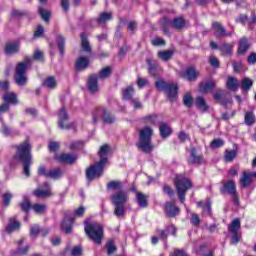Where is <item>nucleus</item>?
Wrapping results in <instances>:
<instances>
[{"label":"nucleus","mask_w":256,"mask_h":256,"mask_svg":"<svg viewBox=\"0 0 256 256\" xmlns=\"http://www.w3.org/2000/svg\"><path fill=\"white\" fill-rule=\"evenodd\" d=\"M111 151V147L108 144H104L100 147L98 155L100 157V161L96 163V165L90 166L86 170V177L89 181H93V179H99L103 175V169L105 165H107V157Z\"/></svg>","instance_id":"nucleus-1"},{"label":"nucleus","mask_w":256,"mask_h":256,"mask_svg":"<svg viewBox=\"0 0 256 256\" xmlns=\"http://www.w3.org/2000/svg\"><path fill=\"white\" fill-rule=\"evenodd\" d=\"M16 149L14 159L23 164V173L26 177H29L31 175V144H29V141H25L16 146Z\"/></svg>","instance_id":"nucleus-2"},{"label":"nucleus","mask_w":256,"mask_h":256,"mask_svg":"<svg viewBox=\"0 0 256 256\" xmlns=\"http://www.w3.org/2000/svg\"><path fill=\"white\" fill-rule=\"evenodd\" d=\"M110 200L112 205H114V215L116 217H125V213H127V208H125V204L129 201V195L124 190H119L114 192L110 196Z\"/></svg>","instance_id":"nucleus-3"},{"label":"nucleus","mask_w":256,"mask_h":256,"mask_svg":"<svg viewBox=\"0 0 256 256\" xmlns=\"http://www.w3.org/2000/svg\"><path fill=\"white\" fill-rule=\"evenodd\" d=\"M153 137V128L146 126L139 131V141L136 144L140 151L143 153H151L155 146H153V142L151 139Z\"/></svg>","instance_id":"nucleus-4"},{"label":"nucleus","mask_w":256,"mask_h":256,"mask_svg":"<svg viewBox=\"0 0 256 256\" xmlns=\"http://www.w3.org/2000/svg\"><path fill=\"white\" fill-rule=\"evenodd\" d=\"M84 231L86 235L96 245H101L103 241V225L99 222L84 221Z\"/></svg>","instance_id":"nucleus-5"},{"label":"nucleus","mask_w":256,"mask_h":256,"mask_svg":"<svg viewBox=\"0 0 256 256\" xmlns=\"http://www.w3.org/2000/svg\"><path fill=\"white\" fill-rule=\"evenodd\" d=\"M31 65V58H26L25 61L18 63L15 70L14 81L19 87L27 85V68Z\"/></svg>","instance_id":"nucleus-6"},{"label":"nucleus","mask_w":256,"mask_h":256,"mask_svg":"<svg viewBox=\"0 0 256 256\" xmlns=\"http://www.w3.org/2000/svg\"><path fill=\"white\" fill-rule=\"evenodd\" d=\"M174 185L180 202L185 203V195H187V191L193 187L191 180L189 178L177 176L174 180Z\"/></svg>","instance_id":"nucleus-7"},{"label":"nucleus","mask_w":256,"mask_h":256,"mask_svg":"<svg viewBox=\"0 0 256 256\" xmlns=\"http://www.w3.org/2000/svg\"><path fill=\"white\" fill-rule=\"evenodd\" d=\"M155 87L158 89V91H164L167 97L170 98V101H175V98L177 97V91L179 89L177 84L167 83L163 79H158L155 82Z\"/></svg>","instance_id":"nucleus-8"},{"label":"nucleus","mask_w":256,"mask_h":256,"mask_svg":"<svg viewBox=\"0 0 256 256\" xmlns=\"http://www.w3.org/2000/svg\"><path fill=\"white\" fill-rule=\"evenodd\" d=\"M58 119L59 129H75V123L69 122V114L64 107L59 110Z\"/></svg>","instance_id":"nucleus-9"},{"label":"nucleus","mask_w":256,"mask_h":256,"mask_svg":"<svg viewBox=\"0 0 256 256\" xmlns=\"http://www.w3.org/2000/svg\"><path fill=\"white\" fill-rule=\"evenodd\" d=\"M102 115L104 123H115V116L111 114V112H107L105 108H98L96 113L93 114L92 121L93 123H97L99 121V116Z\"/></svg>","instance_id":"nucleus-10"},{"label":"nucleus","mask_w":256,"mask_h":256,"mask_svg":"<svg viewBox=\"0 0 256 256\" xmlns=\"http://www.w3.org/2000/svg\"><path fill=\"white\" fill-rule=\"evenodd\" d=\"M42 187H45L47 190L37 189L33 191V195L38 199H49V197H53V192L49 187V183L45 182L42 184Z\"/></svg>","instance_id":"nucleus-11"},{"label":"nucleus","mask_w":256,"mask_h":256,"mask_svg":"<svg viewBox=\"0 0 256 256\" xmlns=\"http://www.w3.org/2000/svg\"><path fill=\"white\" fill-rule=\"evenodd\" d=\"M180 77L187 79V81H197L199 70H196L195 67H188L185 71L180 72Z\"/></svg>","instance_id":"nucleus-12"},{"label":"nucleus","mask_w":256,"mask_h":256,"mask_svg":"<svg viewBox=\"0 0 256 256\" xmlns=\"http://www.w3.org/2000/svg\"><path fill=\"white\" fill-rule=\"evenodd\" d=\"M212 29L216 35V37H231V35H233L235 32H227V30L225 29V27H223V25H221V23L219 22H214L212 24Z\"/></svg>","instance_id":"nucleus-13"},{"label":"nucleus","mask_w":256,"mask_h":256,"mask_svg":"<svg viewBox=\"0 0 256 256\" xmlns=\"http://www.w3.org/2000/svg\"><path fill=\"white\" fill-rule=\"evenodd\" d=\"M215 101H218V103H221V105H227L228 103H231V97L229 96V92L225 90H218L214 94Z\"/></svg>","instance_id":"nucleus-14"},{"label":"nucleus","mask_w":256,"mask_h":256,"mask_svg":"<svg viewBox=\"0 0 256 256\" xmlns=\"http://www.w3.org/2000/svg\"><path fill=\"white\" fill-rule=\"evenodd\" d=\"M81 39V53H86V55L91 56L92 48L89 39H87V33L83 32L80 34Z\"/></svg>","instance_id":"nucleus-15"},{"label":"nucleus","mask_w":256,"mask_h":256,"mask_svg":"<svg viewBox=\"0 0 256 256\" xmlns=\"http://www.w3.org/2000/svg\"><path fill=\"white\" fill-rule=\"evenodd\" d=\"M56 161L59 163H67L68 165H72L75 161H77V157L73 154H60L55 157Z\"/></svg>","instance_id":"nucleus-16"},{"label":"nucleus","mask_w":256,"mask_h":256,"mask_svg":"<svg viewBox=\"0 0 256 256\" xmlns=\"http://www.w3.org/2000/svg\"><path fill=\"white\" fill-rule=\"evenodd\" d=\"M247 51H249V40L247 39V37H243L239 40L237 53L239 55H244L245 53H247Z\"/></svg>","instance_id":"nucleus-17"},{"label":"nucleus","mask_w":256,"mask_h":256,"mask_svg":"<svg viewBox=\"0 0 256 256\" xmlns=\"http://www.w3.org/2000/svg\"><path fill=\"white\" fill-rule=\"evenodd\" d=\"M20 44L18 42H10L5 46L6 55H14V53H19Z\"/></svg>","instance_id":"nucleus-18"},{"label":"nucleus","mask_w":256,"mask_h":256,"mask_svg":"<svg viewBox=\"0 0 256 256\" xmlns=\"http://www.w3.org/2000/svg\"><path fill=\"white\" fill-rule=\"evenodd\" d=\"M97 79L99 78L95 75L90 76L88 79V89L91 93H97V91H99V84Z\"/></svg>","instance_id":"nucleus-19"},{"label":"nucleus","mask_w":256,"mask_h":256,"mask_svg":"<svg viewBox=\"0 0 256 256\" xmlns=\"http://www.w3.org/2000/svg\"><path fill=\"white\" fill-rule=\"evenodd\" d=\"M201 161H203V156L197 154V150L195 148H191L189 163L192 165H199Z\"/></svg>","instance_id":"nucleus-20"},{"label":"nucleus","mask_w":256,"mask_h":256,"mask_svg":"<svg viewBox=\"0 0 256 256\" xmlns=\"http://www.w3.org/2000/svg\"><path fill=\"white\" fill-rule=\"evenodd\" d=\"M165 212L168 217H175L179 213V207L174 206L171 202H167Z\"/></svg>","instance_id":"nucleus-21"},{"label":"nucleus","mask_w":256,"mask_h":256,"mask_svg":"<svg viewBox=\"0 0 256 256\" xmlns=\"http://www.w3.org/2000/svg\"><path fill=\"white\" fill-rule=\"evenodd\" d=\"M23 243H24L23 239H20L17 242L16 255L23 256V255H27V253H29V249H30L29 245H23Z\"/></svg>","instance_id":"nucleus-22"},{"label":"nucleus","mask_w":256,"mask_h":256,"mask_svg":"<svg viewBox=\"0 0 256 256\" xmlns=\"http://www.w3.org/2000/svg\"><path fill=\"white\" fill-rule=\"evenodd\" d=\"M21 223H19L15 218H11L6 227L7 233H13V231H19Z\"/></svg>","instance_id":"nucleus-23"},{"label":"nucleus","mask_w":256,"mask_h":256,"mask_svg":"<svg viewBox=\"0 0 256 256\" xmlns=\"http://www.w3.org/2000/svg\"><path fill=\"white\" fill-rule=\"evenodd\" d=\"M195 105L199 111H202V113H205L208 111L209 106L207 105V102L205 101V98L199 96L196 98Z\"/></svg>","instance_id":"nucleus-24"},{"label":"nucleus","mask_w":256,"mask_h":256,"mask_svg":"<svg viewBox=\"0 0 256 256\" xmlns=\"http://www.w3.org/2000/svg\"><path fill=\"white\" fill-rule=\"evenodd\" d=\"M89 66V58L81 56L76 61V70L83 71Z\"/></svg>","instance_id":"nucleus-25"},{"label":"nucleus","mask_w":256,"mask_h":256,"mask_svg":"<svg viewBox=\"0 0 256 256\" xmlns=\"http://www.w3.org/2000/svg\"><path fill=\"white\" fill-rule=\"evenodd\" d=\"M251 179H253L251 172H243L240 178L241 187H249L251 185Z\"/></svg>","instance_id":"nucleus-26"},{"label":"nucleus","mask_w":256,"mask_h":256,"mask_svg":"<svg viewBox=\"0 0 256 256\" xmlns=\"http://www.w3.org/2000/svg\"><path fill=\"white\" fill-rule=\"evenodd\" d=\"M159 131H160V135H161V137H163V139H167V137H169L172 133L171 126L166 123L160 124Z\"/></svg>","instance_id":"nucleus-27"},{"label":"nucleus","mask_w":256,"mask_h":256,"mask_svg":"<svg viewBox=\"0 0 256 256\" xmlns=\"http://www.w3.org/2000/svg\"><path fill=\"white\" fill-rule=\"evenodd\" d=\"M213 89H215V82L210 81V82L200 84L199 91L200 93H211Z\"/></svg>","instance_id":"nucleus-28"},{"label":"nucleus","mask_w":256,"mask_h":256,"mask_svg":"<svg viewBox=\"0 0 256 256\" xmlns=\"http://www.w3.org/2000/svg\"><path fill=\"white\" fill-rule=\"evenodd\" d=\"M219 51L221 52V55H223L224 57H227V55H231V53H233V45L232 44H221L220 46H218Z\"/></svg>","instance_id":"nucleus-29"},{"label":"nucleus","mask_w":256,"mask_h":256,"mask_svg":"<svg viewBox=\"0 0 256 256\" xmlns=\"http://www.w3.org/2000/svg\"><path fill=\"white\" fill-rule=\"evenodd\" d=\"M226 86L228 89H230V91H237V89H239V80H237V78L228 76Z\"/></svg>","instance_id":"nucleus-30"},{"label":"nucleus","mask_w":256,"mask_h":256,"mask_svg":"<svg viewBox=\"0 0 256 256\" xmlns=\"http://www.w3.org/2000/svg\"><path fill=\"white\" fill-rule=\"evenodd\" d=\"M170 25L173 29H183L187 25V21L183 18H175L170 22Z\"/></svg>","instance_id":"nucleus-31"},{"label":"nucleus","mask_w":256,"mask_h":256,"mask_svg":"<svg viewBox=\"0 0 256 256\" xmlns=\"http://www.w3.org/2000/svg\"><path fill=\"white\" fill-rule=\"evenodd\" d=\"M73 223H75V218H70L69 220L64 219L62 224H61V229L62 231H64V233H71V225H73Z\"/></svg>","instance_id":"nucleus-32"},{"label":"nucleus","mask_w":256,"mask_h":256,"mask_svg":"<svg viewBox=\"0 0 256 256\" xmlns=\"http://www.w3.org/2000/svg\"><path fill=\"white\" fill-rule=\"evenodd\" d=\"M136 201H137L139 207H141L142 209H145V207H147V205H148L147 196H145V194H143L141 192H136Z\"/></svg>","instance_id":"nucleus-33"},{"label":"nucleus","mask_w":256,"mask_h":256,"mask_svg":"<svg viewBox=\"0 0 256 256\" xmlns=\"http://www.w3.org/2000/svg\"><path fill=\"white\" fill-rule=\"evenodd\" d=\"M239 229H241V220H239V218H236L228 226V231L230 233H239Z\"/></svg>","instance_id":"nucleus-34"},{"label":"nucleus","mask_w":256,"mask_h":256,"mask_svg":"<svg viewBox=\"0 0 256 256\" xmlns=\"http://www.w3.org/2000/svg\"><path fill=\"white\" fill-rule=\"evenodd\" d=\"M43 86L53 90L57 87V80H55V77L49 76L43 81Z\"/></svg>","instance_id":"nucleus-35"},{"label":"nucleus","mask_w":256,"mask_h":256,"mask_svg":"<svg viewBox=\"0 0 256 256\" xmlns=\"http://www.w3.org/2000/svg\"><path fill=\"white\" fill-rule=\"evenodd\" d=\"M224 191H226L229 195H235V193H237L235 181L230 180L226 184H224Z\"/></svg>","instance_id":"nucleus-36"},{"label":"nucleus","mask_w":256,"mask_h":256,"mask_svg":"<svg viewBox=\"0 0 256 256\" xmlns=\"http://www.w3.org/2000/svg\"><path fill=\"white\" fill-rule=\"evenodd\" d=\"M63 169L61 168H54L52 170H49V176L48 179H61L63 177Z\"/></svg>","instance_id":"nucleus-37"},{"label":"nucleus","mask_w":256,"mask_h":256,"mask_svg":"<svg viewBox=\"0 0 256 256\" xmlns=\"http://www.w3.org/2000/svg\"><path fill=\"white\" fill-rule=\"evenodd\" d=\"M123 182L121 181H110L107 184L108 191H122Z\"/></svg>","instance_id":"nucleus-38"},{"label":"nucleus","mask_w":256,"mask_h":256,"mask_svg":"<svg viewBox=\"0 0 256 256\" xmlns=\"http://www.w3.org/2000/svg\"><path fill=\"white\" fill-rule=\"evenodd\" d=\"M123 99H126L127 101L133 99V95H135V89H133V86H128L122 90Z\"/></svg>","instance_id":"nucleus-39"},{"label":"nucleus","mask_w":256,"mask_h":256,"mask_svg":"<svg viewBox=\"0 0 256 256\" xmlns=\"http://www.w3.org/2000/svg\"><path fill=\"white\" fill-rule=\"evenodd\" d=\"M174 53L175 52L173 50L159 51L158 52V57L162 61H169V59H171L173 57Z\"/></svg>","instance_id":"nucleus-40"},{"label":"nucleus","mask_w":256,"mask_h":256,"mask_svg":"<svg viewBox=\"0 0 256 256\" xmlns=\"http://www.w3.org/2000/svg\"><path fill=\"white\" fill-rule=\"evenodd\" d=\"M3 100L6 103H11L12 105H15L17 104V95L13 92H7L6 94H4Z\"/></svg>","instance_id":"nucleus-41"},{"label":"nucleus","mask_w":256,"mask_h":256,"mask_svg":"<svg viewBox=\"0 0 256 256\" xmlns=\"http://www.w3.org/2000/svg\"><path fill=\"white\" fill-rule=\"evenodd\" d=\"M246 125L251 126L255 124V114L253 111H247L244 115Z\"/></svg>","instance_id":"nucleus-42"},{"label":"nucleus","mask_w":256,"mask_h":256,"mask_svg":"<svg viewBox=\"0 0 256 256\" xmlns=\"http://www.w3.org/2000/svg\"><path fill=\"white\" fill-rule=\"evenodd\" d=\"M112 15L111 13L103 12L100 14L99 18L97 19V22L99 24L107 23V21H111Z\"/></svg>","instance_id":"nucleus-43"},{"label":"nucleus","mask_w":256,"mask_h":256,"mask_svg":"<svg viewBox=\"0 0 256 256\" xmlns=\"http://www.w3.org/2000/svg\"><path fill=\"white\" fill-rule=\"evenodd\" d=\"M32 209H33V211H35V213L37 215H41V214L45 213V211L47 209V205H45V204H34L32 206Z\"/></svg>","instance_id":"nucleus-44"},{"label":"nucleus","mask_w":256,"mask_h":256,"mask_svg":"<svg viewBox=\"0 0 256 256\" xmlns=\"http://www.w3.org/2000/svg\"><path fill=\"white\" fill-rule=\"evenodd\" d=\"M237 157V150H226L224 159L225 161L231 162Z\"/></svg>","instance_id":"nucleus-45"},{"label":"nucleus","mask_w":256,"mask_h":256,"mask_svg":"<svg viewBox=\"0 0 256 256\" xmlns=\"http://www.w3.org/2000/svg\"><path fill=\"white\" fill-rule=\"evenodd\" d=\"M57 44H58V49L60 51V55H63L65 51V38L62 35H59L57 37Z\"/></svg>","instance_id":"nucleus-46"},{"label":"nucleus","mask_w":256,"mask_h":256,"mask_svg":"<svg viewBox=\"0 0 256 256\" xmlns=\"http://www.w3.org/2000/svg\"><path fill=\"white\" fill-rule=\"evenodd\" d=\"M109 75H111V67L107 66L99 72L97 78L98 79H107V77H109Z\"/></svg>","instance_id":"nucleus-47"},{"label":"nucleus","mask_w":256,"mask_h":256,"mask_svg":"<svg viewBox=\"0 0 256 256\" xmlns=\"http://www.w3.org/2000/svg\"><path fill=\"white\" fill-rule=\"evenodd\" d=\"M39 233H41L39 225L34 224L30 227V237H32V239H37V235H39Z\"/></svg>","instance_id":"nucleus-48"},{"label":"nucleus","mask_w":256,"mask_h":256,"mask_svg":"<svg viewBox=\"0 0 256 256\" xmlns=\"http://www.w3.org/2000/svg\"><path fill=\"white\" fill-rule=\"evenodd\" d=\"M38 11L43 21H46V22L49 21L51 17V12L49 10H45L43 7H39Z\"/></svg>","instance_id":"nucleus-49"},{"label":"nucleus","mask_w":256,"mask_h":256,"mask_svg":"<svg viewBox=\"0 0 256 256\" xmlns=\"http://www.w3.org/2000/svg\"><path fill=\"white\" fill-rule=\"evenodd\" d=\"M106 249H107L108 255H113V253L117 251V246H115V242H113L112 240H109L106 244Z\"/></svg>","instance_id":"nucleus-50"},{"label":"nucleus","mask_w":256,"mask_h":256,"mask_svg":"<svg viewBox=\"0 0 256 256\" xmlns=\"http://www.w3.org/2000/svg\"><path fill=\"white\" fill-rule=\"evenodd\" d=\"M251 87H253V80H251L249 78H244L242 80L243 91H249V89H251Z\"/></svg>","instance_id":"nucleus-51"},{"label":"nucleus","mask_w":256,"mask_h":256,"mask_svg":"<svg viewBox=\"0 0 256 256\" xmlns=\"http://www.w3.org/2000/svg\"><path fill=\"white\" fill-rule=\"evenodd\" d=\"M143 121L146 124L155 125V123L157 122V116L155 114H150L144 117Z\"/></svg>","instance_id":"nucleus-52"},{"label":"nucleus","mask_w":256,"mask_h":256,"mask_svg":"<svg viewBox=\"0 0 256 256\" xmlns=\"http://www.w3.org/2000/svg\"><path fill=\"white\" fill-rule=\"evenodd\" d=\"M183 103L185 107H192L193 105V97L191 96L190 93H187L183 97Z\"/></svg>","instance_id":"nucleus-53"},{"label":"nucleus","mask_w":256,"mask_h":256,"mask_svg":"<svg viewBox=\"0 0 256 256\" xmlns=\"http://www.w3.org/2000/svg\"><path fill=\"white\" fill-rule=\"evenodd\" d=\"M225 145V142L222 139H214L210 146L212 149H219V147H223Z\"/></svg>","instance_id":"nucleus-54"},{"label":"nucleus","mask_w":256,"mask_h":256,"mask_svg":"<svg viewBox=\"0 0 256 256\" xmlns=\"http://www.w3.org/2000/svg\"><path fill=\"white\" fill-rule=\"evenodd\" d=\"M20 207L22 208V211H25L26 213L31 209V202H29L28 198H24V201L20 203Z\"/></svg>","instance_id":"nucleus-55"},{"label":"nucleus","mask_w":256,"mask_h":256,"mask_svg":"<svg viewBox=\"0 0 256 256\" xmlns=\"http://www.w3.org/2000/svg\"><path fill=\"white\" fill-rule=\"evenodd\" d=\"M147 63H148V70L150 73H153L155 69L159 67V64H157V62L151 61V59H147Z\"/></svg>","instance_id":"nucleus-56"},{"label":"nucleus","mask_w":256,"mask_h":256,"mask_svg":"<svg viewBox=\"0 0 256 256\" xmlns=\"http://www.w3.org/2000/svg\"><path fill=\"white\" fill-rule=\"evenodd\" d=\"M11 199H13V195L9 192L3 195V203L5 207H8L9 203H11Z\"/></svg>","instance_id":"nucleus-57"},{"label":"nucleus","mask_w":256,"mask_h":256,"mask_svg":"<svg viewBox=\"0 0 256 256\" xmlns=\"http://www.w3.org/2000/svg\"><path fill=\"white\" fill-rule=\"evenodd\" d=\"M86 208L84 206H80L74 211V217H83L85 215Z\"/></svg>","instance_id":"nucleus-58"},{"label":"nucleus","mask_w":256,"mask_h":256,"mask_svg":"<svg viewBox=\"0 0 256 256\" xmlns=\"http://www.w3.org/2000/svg\"><path fill=\"white\" fill-rule=\"evenodd\" d=\"M38 175H42L43 177H47L49 179V170H47L45 166H40L38 168Z\"/></svg>","instance_id":"nucleus-59"},{"label":"nucleus","mask_w":256,"mask_h":256,"mask_svg":"<svg viewBox=\"0 0 256 256\" xmlns=\"http://www.w3.org/2000/svg\"><path fill=\"white\" fill-rule=\"evenodd\" d=\"M178 139L181 143H185L189 139V134L185 133V131H181L178 133Z\"/></svg>","instance_id":"nucleus-60"},{"label":"nucleus","mask_w":256,"mask_h":256,"mask_svg":"<svg viewBox=\"0 0 256 256\" xmlns=\"http://www.w3.org/2000/svg\"><path fill=\"white\" fill-rule=\"evenodd\" d=\"M247 62L249 65H255L256 63V53L252 52L249 54V56L247 57Z\"/></svg>","instance_id":"nucleus-61"},{"label":"nucleus","mask_w":256,"mask_h":256,"mask_svg":"<svg viewBox=\"0 0 256 256\" xmlns=\"http://www.w3.org/2000/svg\"><path fill=\"white\" fill-rule=\"evenodd\" d=\"M72 256H81L83 255V250L79 246H75L71 251Z\"/></svg>","instance_id":"nucleus-62"},{"label":"nucleus","mask_w":256,"mask_h":256,"mask_svg":"<svg viewBox=\"0 0 256 256\" xmlns=\"http://www.w3.org/2000/svg\"><path fill=\"white\" fill-rule=\"evenodd\" d=\"M152 45H154L155 47L165 45V40H163V38H155L152 40Z\"/></svg>","instance_id":"nucleus-63"},{"label":"nucleus","mask_w":256,"mask_h":256,"mask_svg":"<svg viewBox=\"0 0 256 256\" xmlns=\"http://www.w3.org/2000/svg\"><path fill=\"white\" fill-rule=\"evenodd\" d=\"M170 256H188V255L183 250H175L173 254H170Z\"/></svg>","instance_id":"nucleus-64"}]
</instances>
